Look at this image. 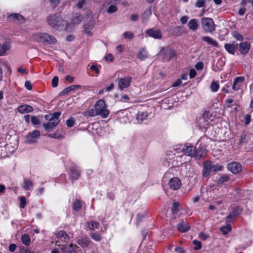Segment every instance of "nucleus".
<instances>
[{
	"instance_id": "dca6fc26",
	"label": "nucleus",
	"mask_w": 253,
	"mask_h": 253,
	"mask_svg": "<svg viewBox=\"0 0 253 253\" xmlns=\"http://www.w3.org/2000/svg\"><path fill=\"white\" fill-rule=\"evenodd\" d=\"M56 237L63 242H67L70 239L69 235L63 230L56 233Z\"/></svg>"
},
{
	"instance_id": "8fccbe9b",
	"label": "nucleus",
	"mask_w": 253,
	"mask_h": 253,
	"mask_svg": "<svg viewBox=\"0 0 253 253\" xmlns=\"http://www.w3.org/2000/svg\"><path fill=\"white\" fill-rule=\"evenodd\" d=\"M124 38L126 39H131L133 37V34L129 32H126L123 34Z\"/></svg>"
},
{
	"instance_id": "cd10ccee",
	"label": "nucleus",
	"mask_w": 253,
	"mask_h": 253,
	"mask_svg": "<svg viewBox=\"0 0 253 253\" xmlns=\"http://www.w3.org/2000/svg\"><path fill=\"white\" fill-rule=\"evenodd\" d=\"M94 27V24L92 22H89L84 25V32L89 36L92 35L91 31Z\"/></svg>"
},
{
	"instance_id": "393cba45",
	"label": "nucleus",
	"mask_w": 253,
	"mask_h": 253,
	"mask_svg": "<svg viewBox=\"0 0 253 253\" xmlns=\"http://www.w3.org/2000/svg\"><path fill=\"white\" fill-rule=\"evenodd\" d=\"M8 18L9 20H16L20 23H23L25 21V19L23 16L17 13L12 14L8 17Z\"/></svg>"
},
{
	"instance_id": "c85d7f7f",
	"label": "nucleus",
	"mask_w": 253,
	"mask_h": 253,
	"mask_svg": "<svg viewBox=\"0 0 253 253\" xmlns=\"http://www.w3.org/2000/svg\"><path fill=\"white\" fill-rule=\"evenodd\" d=\"M152 14L151 9L150 7L147 8L144 12L142 16V21L145 22L148 20L150 15Z\"/></svg>"
},
{
	"instance_id": "774afa93",
	"label": "nucleus",
	"mask_w": 253,
	"mask_h": 253,
	"mask_svg": "<svg viewBox=\"0 0 253 253\" xmlns=\"http://www.w3.org/2000/svg\"><path fill=\"white\" fill-rule=\"evenodd\" d=\"M188 17L187 16H183L180 18V22L182 24H184L187 23Z\"/></svg>"
},
{
	"instance_id": "2eb2a0df",
	"label": "nucleus",
	"mask_w": 253,
	"mask_h": 253,
	"mask_svg": "<svg viewBox=\"0 0 253 253\" xmlns=\"http://www.w3.org/2000/svg\"><path fill=\"white\" fill-rule=\"evenodd\" d=\"M251 45L248 42H241L239 45V50L241 54L243 55L246 54L250 49Z\"/></svg>"
},
{
	"instance_id": "0e129e2a",
	"label": "nucleus",
	"mask_w": 253,
	"mask_h": 253,
	"mask_svg": "<svg viewBox=\"0 0 253 253\" xmlns=\"http://www.w3.org/2000/svg\"><path fill=\"white\" fill-rule=\"evenodd\" d=\"M85 3V0H79L77 6L79 8H82Z\"/></svg>"
},
{
	"instance_id": "4468645a",
	"label": "nucleus",
	"mask_w": 253,
	"mask_h": 253,
	"mask_svg": "<svg viewBox=\"0 0 253 253\" xmlns=\"http://www.w3.org/2000/svg\"><path fill=\"white\" fill-rule=\"evenodd\" d=\"M238 45L235 42H233L232 43H226L224 45V47L226 50L231 54H235V51L238 49Z\"/></svg>"
},
{
	"instance_id": "ea45409f",
	"label": "nucleus",
	"mask_w": 253,
	"mask_h": 253,
	"mask_svg": "<svg viewBox=\"0 0 253 253\" xmlns=\"http://www.w3.org/2000/svg\"><path fill=\"white\" fill-rule=\"evenodd\" d=\"M220 231L222 232V233L224 235H225L228 233V232L231 230L232 228L231 226L228 223H227V225L226 226H222L220 227Z\"/></svg>"
},
{
	"instance_id": "72a5a7b5",
	"label": "nucleus",
	"mask_w": 253,
	"mask_h": 253,
	"mask_svg": "<svg viewBox=\"0 0 253 253\" xmlns=\"http://www.w3.org/2000/svg\"><path fill=\"white\" fill-rule=\"evenodd\" d=\"M33 182L30 180L25 179L22 187L25 190H30V188L33 186Z\"/></svg>"
},
{
	"instance_id": "052dcab7",
	"label": "nucleus",
	"mask_w": 253,
	"mask_h": 253,
	"mask_svg": "<svg viewBox=\"0 0 253 253\" xmlns=\"http://www.w3.org/2000/svg\"><path fill=\"white\" fill-rule=\"evenodd\" d=\"M16 245L15 244H10L9 247H8V249H9V251L10 252H14L16 249Z\"/></svg>"
},
{
	"instance_id": "473e14b6",
	"label": "nucleus",
	"mask_w": 253,
	"mask_h": 253,
	"mask_svg": "<svg viewBox=\"0 0 253 253\" xmlns=\"http://www.w3.org/2000/svg\"><path fill=\"white\" fill-rule=\"evenodd\" d=\"M21 240L23 244L26 246H29L31 242L30 237L29 235L27 234H24L22 236Z\"/></svg>"
},
{
	"instance_id": "b1692460",
	"label": "nucleus",
	"mask_w": 253,
	"mask_h": 253,
	"mask_svg": "<svg viewBox=\"0 0 253 253\" xmlns=\"http://www.w3.org/2000/svg\"><path fill=\"white\" fill-rule=\"evenodd\" d=\"M188 27L189 29L193 31H195L198 28V24L197 20L196 19H191L188 23Z\"/></svg>"
},
{
	"instance_id": "3c124183",
	"label": "nucleus",
	"mask_w": 253,
	"mask_h": 253,
	"mask_svg": "<svg viewBox=\"0 0 253 253\" xmlns=\"http://www.w3.org/2000/svg\"><path fill=\"white\" fill-rule=\"evenodd\" d=\"M58 78L57 76H54L52 80V86L53 87H56L58 85Z\"/></svg>"
},
{
	"instance_id": "5701e85b",
	"label": "nucleus",
	"mask_w": 253,
	"mask_h": 253,
	"mask_svg": "<svg viewBox=\"0 0 253 253\" xmlns=\"http://www.w3.org/2000/svg\"><path fill=\"white\" fill-rule=\"evenodd\" d=\"M177 228L179 232L183 233L187 231L189 229L190 226L187 223L181 222L177 224Z\"/></svg>"
},
{
	"instance_id": "49530a36",
	"label": "nucleus",
	"mask_w": 253,
	"mask_h": 253,
	"mask_svg": "<svg viewBox=\"0 0 253 253\" xmlns=\"http://www.w3.org/2000/svg\"><path fill=\"white\" fill-rule=\"evenodd\" d=\"M75 89L74 88L73 86V85H71L69 87H67L66 88H65L64 90H63L60 94H68L70 91H72V90H74Z\"/></svg>"
},
{
	"instance_id": "09e8293b",
	"label": "nucleus",
	"mask_w": 253,
	"mask_h": 253,
	"mask_svg": "<svg viewBox=\"0 0 253 253\" xmlns=\"http://www.w3.org/2000/svg\"><path fill=\"white\" fill-rule=\"evenodd\" d=\"M20 203L19 207L21 209H23L25 208L26 205V198L24 197H21L20 199Z\"/></svg>"
},
{
	"instance_id": "9d476101",
	"label": "nucleus",
	"mask_w": 253,
	"mask_h": 253,
	"mask_svg": "<svg viewBox=\"0 0 253 253\" xmlns=\"http://www.w3.org/2000/svg\"><path fill=\"white\" fill-rule=\"evenodd\" d=\"M245 81V78L244 77H236L234 81L232 84V88L234 90L237 91L240 89L242 84Z\"/></svg>"
},
{
	"instance_id": "f704fd0d",
	"label": "nucleus",
	"mask_w": 253,
	"mask_h": 253,
	"mask_svg": "<svg viewBox=\"0 0 253 253\" xmlns=\"http://www.w3.org/2000/svg\"><path fill=\"white\" fill-rule=\"evenodd\" d=\"M138 58L141 60H145L147 57V53L144 48H142L138 53Z\"/></svg>"
},
{
	"instance_id": "a878e982",
	"label": "nucleus",
	"mask_w": 253,
	"mask_h": 253,
	"mask_svg": "<svg viewBox=\"0 0 253 253\" xmlns=\"http://www.w3.org/2000/svg\"><path fill=\"white\" fill-rule=\"evenodd\" d=\"M239 213L240 212L238 211L236 209L233 210V211L232 212H230L225 218V222L226 223L231 222L232 220V219L238 216Z\"/></svg>"
},
{
	"instance_id": "6e6d98bb",
	"label": "nucleus",
	"mask_w": 253,
	"mask_h": 253,
	"mask_svg": "<svg viewBox=\"0 0 253 253\" xmlns=\"http://www.w3.org/2000/svg\"><path fill=\"white\" fill-rule=\"evenodd\" d=\"M214 171H220L222 169V167L218 165H213L211 168Z\"/></svg>"
},
{
	"instance_id": "de8ad7c7",
	"label": "nucleus",
	"mask_w": 253,
	"mask_h": 253,
	"mask_svg": "<svg viewBox=\"0 0 253 253\" xmlns=\"http://www.w3.org/2000/svg\"><path fill=\"white\" fill-rule=\"evenodd\" d=\"M91 238L96 241H99L101 240L100 235L97 233H93L90 234Z\"/></svg>"
},
{
	"instance_id": "37998d69",
	"label": "nucleus",
	"mask_w": 253,
	"mask_h": 253,
	"mask_svg": "<svg viewBox=\"0 0 253 253\" xmlns=\"http://www.w3.org/2000/svg\"><path fill=\"white\" fill-rule=\"evenodd\" d=\"M193 243L195 246L193 248L194 250H199L201 249V248H202V244L200 241H198L197 240H194L193 241Z\"/></svg>"
},
{
	"instance_id": "bf43d9fd",
	"label": "nucleus",
	"mask_w": 253,
	"mask_h": 253,
	"mask_svg": "<svg viewBox=\"0 0 253 253\" xmlns=\"http://www.w3.org/2000/svg\"><path fill=\"white\" fill-rule=\"evenodd\" d=\"M196 75V72L194 69H191L189 71V77L190 79L194 78Z\"/></svg>"
},
{
	"instance_id": "20e7f679",
	"label": "nucleus",
	"mask_w": 253,
	"mask_h": 253,
	"mask_svg": "<svg viewBox=\"0 0 253 253\" xmlns=\"http://www.w3.org/2000/svg\"><path fill=\"white\" fill-rule=\"evenodd\" d=\"M201 25L203 29L206 32L211 33L215 30V25L211 18L204 17L201 19Z\"/></svg>"
},
{
	"instance_id": "ddd939ff",
	"label": "nucleus",
	"mask_w": 253,
	"mask_h": 253,
	"mask_svg": "<svg viewBox=\"0 0 253 253\" xmlns=\"http://www.w3.org/2000/svg\"><path fill=\"white\" fill-rule=\"evenodd\" d=\"M147 35L154 39H161L162 37V34L160 30L154 29H149L146 31Z\"/></svg>"
},
{
	"instance_id": "7ed1b4c3",
	"label": "nucleus",
	"mask_w": 253,
	"mask_h": 253,
	"mask_svg": "<svg viewBox=\"0 0 253 253\" xmlns=\"http://www.w3.org/2000/svg\"><path fill=\"white\" fill-rule=\"evenodd\" d=\"M94 107L98 115L100 116L102 118H106L108 117L109 111L106 108V104L103 100H98L96 102Z\"/></svg>"
},
{
	"instance_id": "2f4dec72",
	"label": "nucleus",
	"mask_w": 253,
	"mask_h": 253,
	"mask_svg": "<svg viewBox=\"0 0 253 253\" xmlns=\"http://www.w3.org/2000/svg\"><path fill=\"white\" fill-rule=\"evenodd\" d=\"M229 177L227 175H224L220 176L216 181L218 185L221 186L222 184L225 182L228 181Z\"/></svg>"
},
{
	"instance_id": "79ce46f5",
	"label": "nucleus",
	"mask_w": 253,
	"mask_h": 253,
	"mask_svg": "<svg viewBox=\"0 0 253 253\" xmlns=\"http://www.w3.org/2000/svg\"><path fill=\"white\" fill-rule=\"evenodd\" d=\"M172 33L176 36H179L182 35L181 28L180 26L175 27L172 30Z\"/></svg>"
},
{
	"instance_id": "1a4fd4ad",
	"label": "nucleus",
	"mask_w": 253,
	"mask_h": 253,
	"mask_svg": "<svg viewBox=\"0 0 253 253\" xmlns=\"http://www.w3.org/2000/svg\"><path fill=\"white\" fill-rule=\"evenodd\" d=\"M84 18L83 15L81 14L77 13L73 15L72 18L71 19L70 25V28L68 31H71V27L73 25H77L81 23Z\"/></svg>"
},
{
	"instance_id": "e2e57ef3",
	"label": "nucleus",
	"mask_w": 253,
	"mask_h": 253,
	"mask_svg": "<svg viewBox=\"0 0 253 253\" xmlns=\"http://www.w3.org/2000/svg\"><path fill=\"white\" fill-rule=\"evenodd\" d=\"M245 124L248 125L251 121V116L249 114H247L245 115Z\"/></svg>"
},
{
	"instance_id": "69168bd1",
	"label": "nucleus",
	"mask_w": 253,
	"mask_h": 253,
	"mask_svg": "<svg viewBox=\"0 0 253 253\" xmlns=\"http://www.w3.org/2000/svg\"><path fill=\"white\" fill-rule=\"evenodd\" d=\"M50 3L53 7H55L59 4V0H50Z\"/></svg>"
},
{
	"instance_id": "c756f323",
	"label": "nucleus",
	"mask_w": 253,
	"mask_h": 253,
	"mask_svg": "<svg viewBox=\"0 0 253 253\" xmlns=\"http://www.w3.org/2000/svg\"><path fill=\"white\" fill-rule=\"evenodd\" d=\"M10 48V44L8 42H4L2 45H0V55H4L5 52Z\"/></svg>"
},
{
	"instance_id": "680f3d73",
	"label": "nucleus",
	"mask_w": 253,
	"mask_h": 253,
	"mask_svg": "<svg viewBox=\"0 0 253 253\" xmlns=\"http://www.w3.org/2000/svg\"><path fill=\"white\" fill-rule=\"evenodd\" d=\"M25 86L28 90H31L32 89V86L31 82L29 81H27L25 83Z\"/></svg>"
},
{
	"instance_id": "f3484780",
	"label": "nucleus",
	"mask_w": 253,
	"mask_h": 253,
	"mask_svg": "<svg viewBox=\"0 0 253 253\" xmlns=\"http://www.w3.org/2000/svg\"><path fill=\"white\" fill-rule=\"evenodd\" d=\"M71 176L72 179L75 180L78 179L80 176V171L76 166H73L71 167Z\"/></svg>"
},
{
	"instance_id": "aec40b11",
	"label": "nucleus",
	"mask_w": 253,
	"mask_h": 253,
	"mask_svg": "<svg viewBox=\"0 0 253 253\" xmlns=\"http://www.w3.org/2000/svg\"><path fill=\"white\" fill-rule=\"evenodd\" d=\"M176 55L175 51L172 49L167 50L164 54V59L167 61H169Z\"/></svg>"
},
{
	"instance_id": "e433bc0d",
	"label": "nucleus",
	"mask_w": 253,
	"mask_h": 253,
	"mask_svg": "<svg viewBox=\"0 0 253 253\" xmlns=\"http://www.w3.org/2000/svg\"><path fill=\"white\" fill-rule=\"evenodd\" d=\"M88 227L89 230H93L98 228L99 223L96 221H89L87 222Z\"/></svg>"
},
{
	"instance_id": "0eeeda50",
	"label": "nucleus",
	"mask_w": 253,
	"mask_h": 253,
	"mask_svg": "<svg viewBox=\"0 0 253 253\" xmlns=\"http://www.w3.org/2000/svg\"><path fill=\"white\" fill-rule=\"evenodd\" d=\"M227 169L234 174L239 173L242 169V165L237 162H231L228 164Z\"/></svg>"
},
{
	"instance_id": "4c0bfd02",
	"label": "nucleus",
	"mask_w": 253,
	"mask_h": 253,
	"mask_svg": "<svg viewBox=\"0 0 253 253\" xmlns=\"http://www.w3.org/2000/svg\"><path fill=\"white\" fill-rule=\"evenodd\" d=\"M47 38L45 39V42L48 44H55L57 42L56 39L52 36L47 34Z\"/></svg>"
},
{
	"instance_id": "13d9d810",
	"label": "nucleus",
	"mask_w": 253,
	"mask_h": 253,
	"mask_svg": "<svg viewBox=\"0 0 253 253\" xmlns=\"http://www.w3.org/2000/svg\"><path fill=\"white\" fill-rule=\"evenodd\" d=\"M75 121L74 119H71L66 121V125L69 127H72L74 124Z\"/></svg>"
},
{
	"instance_id": "4d7b16f0",
	"label": "nucleus",
	"mask_w": 253,
	"mask_h": 253,
	"mask_svg": "<svg viewBox=\"0 0 253 253\" xmlns=\"http://www.w3.org/2000/svg\"><path fill=\"white\" fill-rule=\"evenodd\" d=\"M195 68L198 70H202L203 68V64L202 62H198L195 65Z\"/></svg>"
},
{
	"instance_id": "c9c22d12",
	"label": "nucleus",
	"mask_w": 253,
	"mask_h": 253,
	"mask_svg": "<svg viewBox=\"0 0 253 253\" xmlns=\"http://www.w3.org/2000/svg\"><path fill=\"white\" fill-rule=\"evenodd\" d=\"M211 169V166L209 165V164H207V165L204 164V168H203V172H202L203 175L204 177L208 176L210 173Z\"/></svg>"
},
{
	"instance_id": "58836bf2",
	"label": "nucleus",
	"mask_w": 253,
	"mask_h": 253,
	"mask_svg": "<svg viewBox=\"0 0 253 253\" xmlns=\"http://www.w3.org/2000/svg\"><path fill=\"white\" fill-rule=\"evenodd\" d=\"M82 207V204L81 201L76 200L73 203V209L75 211H79Z\"/></svg>"
},
{
	"instance_id": "a211bd4d",
	"label": "nucleus",
	"mask_w": 253,
	"mask_h": 253,
	"mask_svg": "<svg viewBox=\"0 0 253 253\" xmlns=\"http://www.w3.org/2000/svg\"><path fill=\"white\" fill-rule=\"evenodd\" d=\"M17 110L21 114L30 113L33 111V107L27 104L19 106Z\"/></svg>"
},
{
	"instance_id": "c03bdc74",
	"label": "nucleus",
	"mask_w": 253,
	"mask_h": 253,
	"mask_svg": "<svg viewBox=\"0 0 253 253\" xmlns=\"http://www.w3.org/2000/svg\"><path fill=\"white\" fill-rule=\"evenodd\" d=\"M179 211V204L175 202L173 203V206L171 208V211L173 213V214H177V212Z\"/></svg>"
},
{
	"instance_id": "5fc2aeb1",
	"label": "nucleus",
	"mask_w": 253,
	"mask_h": 253,
	"mask_svg": "<svg viewBox=\"0 0 253 253\" xmlns=\"http://www.w3.org/2000/svg\"><path fill=\"white\" fill-rule=\"evenodd\" d=\"M205 2V0H198L195 4V6L197 7H201L204 5Z\"/></svg>"
},
{
	"instance_id": "6ab92c4d",
	"label": "nucleus",
	"mask_w": 253,
	"mask_h": 253,
	"mask_svg": "<svg viewBox=\"0 0 253 253\" xmlns=\"http://www.w3.org/2000/svg\"><path fill=\"white\" fill-rule=\"evenodd\" d=\"M46 38L47 37L45 33H37L33 35L34 40L39 42H45Z\"/></svg>"
},
{
	"instance_id": "a18cd8bd",
	"label": "nucleus",
	"mask_w": 253,
	"mask_h": 253,
	"mask_svg": "<svg viewBox=\"0 0 253 253\" xmlns=\"http://www.w3.org/2000/svg\"><path fill=\"white\" fill-rule=\"evenodd\" d=\"M232 36L239 41H242L244 39L243 36L237 32H233L232 33Z\"/></svg>"
},
{
	"instance_id": "423d86ee",
	"label": "nucleus",
	"mask_w": 253,
	"mask_h": 253,
	"mask_svg": "<svg viewBox=\"0 0 253 253\" xmlns=\"http://www.w3.org/2000/svg\"><path fill=\"white\" fill-rule=\"evenodd\" d=\"M40 136V132L39 130H35L32 132H29L26 137V142L29 144L34 143L37 142L36 139Z\"/></svg>"
},
{
	"instance_id": "f8f14e48",
	"label": "nucleus",
	"mask_w": 253,
	"mask_h": 253,
	"mask_svg": "<svg viewBox=\"0 0 253 253\" xmlns=\"http://www.w3.org/2000/svg\"><path fill=\"white\" fill-rule=\"evenodd\" d=\"M78 248L76 245L71 244L69 245H63L61 250L64 253H77L76 250Z\"/></svg>"
},
{
	"instance_id": "338daca9",
	"label": "nucleus",
	"mask_w": 253,
	"mask_h": 253,
	"mask_svg": "<svg viewBox=\"0 0 253 253\" xmlns=\"http://www.w3.org/2000/svg\"><path fill=\"white\" fill-rule=\"evenodd\" d=\"M246 134H242L240 136V139H239V143H238V145H241V144H242V143L244 141V140L246 139Z\"/></svg>"
},
{
	"instance_id": "f257e3e1",
	"label": "nucleus",
	"mask_w": 253,
	"mask_h": 253,
	"mask_svg": "<svg viewBox=\"0 0 253 253\" xmlns=\"http://www.w3.org/2000/svg\"><path fill=\"white\" fill-rule=\"evenodd\" d=\"M46 20L48 25L55 30L68 31L70 28V25L58 14H49L46 17Z\"/></svg>"
},
{
	"instance_id": "7c9ffc66",
	"label": "nucleus",
	"mask_w": 253,
	"mask_h": 253,
	"mask_svg": "<svg viewBox=\"0 0 253 253\" xmlns=\"http://www.w3.org/2000/svg\"><path fill=\"white\" fill-rule=\"evenodd\" d=\"M83 114L84 116L94 117L98 116L95 108L94 109H91L83 112Z\"/></svg>"
},
{
	"instance_id": "864d4df0",
	"label": "nucleus",
	"mask_w": 253,
	"mask_h": 253,
	"mask_svg": "<svg viewBox=\"0 0 253 253\" xmlns=\"http://www.w3.org/2000/svg\"><path fill=\"white\" fill-rule=\"evenodd\" d=\"M31 120L33 125H38L40 124L39 119L36 116H32Z\"/></svg>"
},
{
	"instance_id": "a19ab883",
	"label": "nucleus",
	"mask_w": 253,
	"mask_h": 253,
	"mask_svg": "<svg viewBox=\"0 0 253 253\" xmlns=\"http://www.w3.org/2000/svg\"><path fill=\"white\" fill-rule=\"evenodd\" d=\"M219 87V84L217 82H212L211 83L210 88L212 92H216Z\"/></svg>"
},
{
	"instance_id": "9b49d317",
	"label": "nucleus",
	"mask_w": 253,
	"mask_h": 253,
	"mask_svg": "<svg viewBox=\"0 0 253 253\" xmlns=\"http://www.w3.org/2000/svg\"><path fill=\"white\" fill-rule=\"evenodd\" d=\"M183 151L185 155L191 157H195L197 154V151L195 147L193 146H185L183 148Z\"/></svg>"
},
{
	"instance_id": "39448f33",
	"label": "nucleus",
	"mask_w": 253,
	"mask_h": 253,
	"mask_svg": "<svg viewBox=\"0 0 253 253\" xmlns=\"http://www.w3.org/2000/svg\"><path fill=\"white\" fill-rule=\"evenodd\" d=\"M131 81L132 78L128 76L118 79L117 80L118 87L121 90L128 87L130 85Z\"/></svg>"
},
{
	"instance_id": "bb28decb",
	"label": "nucleus",
	"mask_w": 253,
	"mask_h": 253,
	"mask_svg": "<svg viewBox=\"0 0 253 253\" xmlns=\"http://www.w3.org/2000/svg\"><path fill=\"white\" fill-rule=\"evenodd\" d=\"M148 117V113L147 112H139L137 113L136 120L137 123L141 124L142 122Z\"/></svg>"
},
{
	"instance_id": "4be33fe9",
	"label": "nucleus",
	"mask_w": 253,
	"mask_h": 253,
	"mask_svg": "<svg viewBox=\"0 0 253 253\" xmlns=\"http://www.w3.org/2000/svg\"><path fill=\"white\" fill-rule=\"evenodd\" d=\"M78 244L82 248L87 247L90 243V241L87 237H83L77 241Z\"/></svg>"
},
{
	"instance_id": "6e6552de",
	"label": "nucleus",
	"mask_w": 253,
	"mask_h": 253,
	"mask_svg": "<svg viewBox=\"0 0 253 253\" xmlns=\"http://www.w3.org/2000/svg\"><path fill=\"white\" fill-rule=\"evenodd\" d=\"M169 187L173 190L178 189L181 185V183L180 179L177 177H173L171 178L168 183Z\"/></svg>"
},
{
	"instance_id": "412c9836",
	"label": "nucleus",
	"mask_w": 253,
	"mask_h": 253,
	"mask_svg": "<svg viewBox=\"0 0 253 253\" xmlns=\"http://www.w3.org/2000/svg\"><path fill=\"white\" fill-rule=\"evenodd\" d=\"M202 40L208 44L211 45L214 47H217L218 45V42L214 39L209 36H204L202 38Z\"/></svg>"
},
{
	"instance_id": "603ef678",
	"label": "nucleus",
	"mask_w": 253,
	"mask_h": 253,
	"mask_svg": "<svg viewBox=\"0 0 253 253\" xmlns=\"http://www.w3.org/2000/svg\"><path fill=\"white\" fill-rule=\"evenodd\" d=\"M117 10V8L115 5H110L108 9V12L111 13H113Z\"/></svg>"
},
{
	"instance_id": "f03ea898",
	"label": "nucleus",
	"mask_w": 253,
	"mask_h": 253,
	"mask_svg": "<svg viewBox=\"0 0 253 253\" xmlns=\"http://www.w3.org/2000/svg\"><path fill=\"white\" fill-rule=\"evenodd\" d=\"M60 115V112H55L52 114L51 118L47 123L43 124V126L46 131L49 132L59 123V117Z\"/></svg>"
}]
</instances>
